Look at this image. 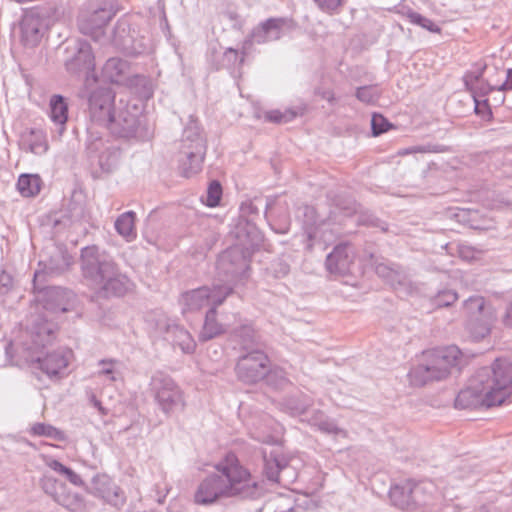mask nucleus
<instances>
[{
    "instance_id": "nucleus-1",
    "label": "nucleus",
    "mask_w": 512,
    "mask_h": 512,
    "mask_svg": "<svg viewBox=\"0 0 512 512\" xmlns=\"http://www.w3.org/2000/svg\"><path fill=\"white\" fill-rule=\"evenodd\" d=\"M219 474L205 477L194 493V501L199 505H211L222 498H256L261 493L257 481L243 467L238 458L227 454L216 465Z\"/></svg>"
},
{
    "instance_id": "nucleus-2",
    "label": "nucleus",
    "mask_w": 512,
    "mask_h": 512,
    "mask_svg": "<svg viewBox=\"0 0 512 512\" xmlns=\"http://www.w3.org/2000/svg\"><path fill=\"white\" fill-rule=\"evenodd\" d=\"M217 269L228 278L227 283L214 284L212 288L203 286L184 292L179 298L183 313L198 311L206 306L221 305L233 291L231 282L246 274L248 269L246 253L238 246L226 250L217 261Z\"/></svg>"
},
{
    "instance_id": "nucleus-3",
    "label": "nucleus",
    "mask_w": 512,
    "mask_h": 512,
    "mask_svg": "<svg viewBox=\"0 0 512 512\" xmlns=\"http://www.w3.org/2000/svg\"><path fill=\"white\" fill-rule=\"evenodd\" d=\"M81 267L84 277L99 286L106 296H122L132 288V282L119 272L112 258L96 246L82 249Z\"/></svg>"
},
{
    "instance_id": "nucleus-4",
    "label": "nucleus",
    "mask_w": 512,
    "mask_h": 512,
    "mask_svg": "<svg viewBox=\"0 0 512 512\" xmlns=\"http://www.w3.org/2000/svg\"><path fill=\"white\" fill-rule=\"evenodd\" d=\"M462 352L456 346H448L423 353L409 373V383L421 387L431 381L446 378L451 369L460 363Z\"/></svg>"
},
{
    "instance_id": "nucleus-5",
    "label": "nucleus",
    "mask_w": 512,
    "mask_h": 512,
    "mask_svg": "<svg viewBox=\"0 0 512 512\" xmlns=\"http://www.w3.org/2000/svg\"><path fill=\"white\" fill-rule=\"evenodd\" d=\"M73 293L61 287H49L43 293V309L49 315L65 313L70 309ZM32 335L35 347H44L48 344L56 330V324L52 316H37L32 319Z\"/></svg>"
},
{
    "instance_id": "nucleus-6",
    "label": "nucleus",
    "mask_w": 512,
    "mask_h": 512,
    "mask_svg": "<svg viewBox=\"0 0 512 512\" xmlns=\"http://www.w3.org/2000/svg\"><path fill=\"white\" fill-rule=\"evenodd\" d=\"M150 387L159 409L165 415L171 416L184 410V393L169 375L160 371L155 372Z\"/></svg>"
},
{
    "instance_id": "nucleus-7",
    "label": "nucleus",
    "mask_w": 512,
    "mask_h": 512,
    "mask_svg": "<svg viewBox=\"0 0 512 512\" xmlns=\"http://www.w3.org/2000/svg\"><path fill=\"white\" fill-rule=\"evenodd\" d=\"M237 375L245 383H256L267 377L273 383L274 377H279V385L287 381L282 371L269 370V359L262 351L256 349L241 356L236 366Z\"/></svg>"
},
{
    "instance_id": "nucleus-8",
    "label": "nucleus",
    "mask_w": 512,
    "mask_h": 512,
    "mask_svg": "<svg viewBox=\"0 0 512 512\" xmlns=\"http://www.w3.org/2000/svg\"><path fill=\"white\" fill-rule=\"evenodd\" d=\"M478 373L494 395V401L501 405L512 396V360L498 358L489 368H482Z\"/></svg>"
},
{
    "instance_id": "nucleus-9",
    "label": "nucleus",
    "mask_w": 512,
    "mask_h": 512,
    "mask_svg": "<svg viewBox=\"0 0 512 512\" xmlns=\"http://www.w3.org/2000/svg\"><path fill=\"white\" fill-rule=\"evenodd\" d=\"M263 460L264 474L269 481L288 487L297 479V471L289 464L279 448H273L269 453L264 451Z\"/></svg>"
},
{
    "instance_id": "nucleus-10",
    "label": "nucleus",
    "mask_w": 512,
    "mask_h": 512,
    "mask_svg": "<svg viewBox=\"0 0 512 512\" xmlns=\"http://www.w3.org/2000/svg\"><path fill=\"white\" fill-rule=\"evenodd\" d=\"M455 405L459 408H478L500 405L498 401H494V395L491 390L487 389L484 380L480 379L477 374L472 378L470 384L461 390L456 397Z\"/></svg>"
},
{
    "instance_id": "nucleus-11",
    "label": "nucleus",
    "mask_w": 512,
    "mask_h": 512,
    "mask_svg": "<svg viewBox=\"0 0 512 512\" xmlns=\"http://www.w3.org/2000/svg\"><path fill=\"white\" fill-rule=\"evenodd\" d=\"M206 139L199 130H184L180 142V155H188L191 166L183 165V172H200L206 154Z\"/></svg>"
},
{
    "instance_id": "nucleus-12",
    "label": "nucleus",
    "mask_w": 512,
    "mask_h": 512,
    "mask_svg": "<svg viewBox=\"0 0 512 512\" xmlns=\"http://www.w3.org/2000/svg\"><path fill=\"white\" fill-rule=\"evenodd\" d=\"M44 492L51 496L55 502L71 512H81L85 509V502L78 493H70L66 485L49 475L41 480Z\"/></svg>"
},
{
    "instance_id": "nucleus-13",
    "label": "nucleus",
    "mask_w": 512,
    "mask_h": 512,
    "mask_svg": "<svg viewBox=\"0 0 512 512\" xmlns=\"http://www.w3.org/2000/svg\"><path fill=\"white\" fill-rule=\"evenodd\" d=\"M251 438L266 444H275L282 434V426L267 414L252 415L245 420Z\"/></svg>"
},
{
    "instance_id": "nucleus-14",
    "label": "nucleus",
    "mask_w": 512,
    "mask_h": 512,
    "mask_svg": "<svg viewBox=\"0 0 512 512\" xmlns=\"http://www.w3.org/2000/svg\"><path fill=\"white\" fill-rule=\"evenodd\" d=\"M155 331L177 345L184 353H192L195 350L196 343L190 333L165 315H159L155 322Z\"/></svg>"
},
{
    "instance_id": "nucleus-15",
    "label": "nucleus",
    "mask_w": 512,
    "mask_h": 512,
    "mask_svg": "<svg viewBox=\"0 0 512 512\" xmlns=\"http://www.w3.org/2000/svg\"><path fill=\"white\" fill-rule=\"evenodd\" d=\"M87 149L90 153H99L98 164L103 172L113 171L119 164L120 150L117 146L103 141L98 130L90 131Z\"/></svg>"
},
{
    "instance_id": "nucleus-16",
    "label": "nucleus",
    "mask_w": 512,
    "mask_h": 512,
    "mask_svg": "<svg viewBox=\"0 0 512 512\" xmlns=\"http://www.w3.org/2000/svg\"><path fill=\"white\" fill-rule=\"evenodd\" d=\"M73 352L67 348H59L53 352L47 353L44 357L30 356V361H36L38 367L49 377L61 376L65 373Z\"/></svg>"
},
{
    "instance_id": "nucleus-17",
    "label": "nucleus",
    "mask_w": 512,
    "mask_h": 512,
    "mask_svg": "<svg viewBox=\"0 0 512 512\" xmlns=\"http://www.w3.org/2000/svg\"><path fill=\"white\" fill-rule=\"evenodd\" d=\"M480 76L481 73L476 75L469 72L464 76V81L467 88L473 93L476 114L483 120L489 121L492 117L490 106L486 99L481 100L480 97L488 93L491 88L481 80Z\"/></svg>"
},
{
    "instance_id": "nucleus-18",
    "label": "nucleus",
    "mask_w": 512,
    "mask_h": 512,
    "mask_svg": "<svg viewBox=\"0 0 512 512\" xmlns=\"http://www.w3.org/2000/svg\"><path fill=\"white\" fill-rule=\"evenodd\" d=\"M352 247L348 243L337 245L326 258L327 270L337 276H346L351 269Z\"/></svg>"
},
{
    "instance_id": "nucleus-19",
    "label": "nucleus",
    "mask_w": 512,
    "mask_h": 512,
    "mask_svg": "<svg viewBox=\"0 0 512 512\" xmlns=\"http://www.w3.org/2000/svg\"><path fill=\"white\" fill-rule=\"evenodd\" d=\"M436 488L431 482L414 483L412 491V509L411 512L422 510L434 504Z\"/></svg>"
},
{
    "instance_id": "nucleus-20",
    "label": "nucleus",
    "mask_w": 512,
    "mask_h": 512,
    "mask_svg": "<svg viewBox=\"0 0 512 512\" xmlns=\"http://www.w3.org/2000/svg\"><path fill=\"white\" fill-rule=\"evenodd\" d=\"M94 488L97 494L110 505L119 507L124 503L123 493L107 477L95 478Z\"/></svg>"
},
{
    "instance_id": "nucleus-21",
    "label": "nucleus",
    "mask_w": 512,
    "mask_h": 512,
    "mask_svg": "<svg viewBox=\"0 0 512 512\" xmlns=\"http://www.w3.org/2000/svg\"><path fill=\"white\" fill-rule=\"evenodd\" d=\"M19 142L23 150L30 151L36 155H42L48 149L44 130H23Z\"/></svg>"
},
{
    "instance_id": "nucleus-22",
    "label": "nucleus",
    "mask_w": 512,
    "mask_h": 512,
    "mask_svg": "<svg viewBox=\"0 0 512 512\" xmlns=\"http://www.w3.org/2000/svg\"><path fill=\"white\" fill-rule=\"evenodd\" d=\"M463 311L468 321L479 317L495 318L496 309L486 303L481 296H472L463 303Z\"/></svg>"
},
{
    "instance_id": "nucleus-23",
    "label": "nucleus",
    "mask_w": 512,
    "mask_h": 512,
    "mask_svg": "<svg viewBox=\"0 0 512 512\" xmlns=\"http://www.w3.org/2000/svg\"><path fill=\"white\" fill-rule=\"evenodd\" d=\"M230 324L231 323L228 320L219 322L217 320L216 307H211L206 313L204 325L199 337L203 341L210 340L224 333Z\"/></svg>"
},
{
    "instance_id": "nucleus-24",
    "label": "nucleus",
    "mask_w": 512,
    "mask_h": 512,
    "mask_svg": "<svg viewBox=\"0 0 512 512\" xmlns=\"http://www.w3.org/2000/svg\"><path fill=\"white\" fill-rule=\"evenodd\" d=\"M42 24V18L39 14L28 12L24 15L21 22V29L23 40L26 44L34 45L39 41Z\"/></svg>"
},
{
    "instance_id": "nucleus-25",
    "label": "nucleus",
    "mask_w": 512,
    "mask_h": 512,
    "mask_svg": "<svg viewBox=\"0 0 512 512\" xmlns=\"http://www.w3.org/2000/svg\"><path fill=\"white\" fill-rule=\"evenodd\" d=\"M96 375L109 382H116L123 379L124 364L117 359H102L97 364Z\"/></svg>"
},
{
    "instance_id": "nucleus-26",
    "label": "nucleus",
    "mask_w": 512,
    "mask_h": 512,
    "mask_svg": "<svg viewBox=\"0 0 512 512\" xmlns=\"http://www.w3.org/2000/svg\"><path fill=\"white\" fill-rule=\"evenodd\" d=\"M413 482L406 481L390 489V498L393 504L402 510L411 512Z\"/></svg>"
},
{
    "instance_id": "nucleus-27",
    "label": "nucleus",
    "mask_w": 512,
    "mask_h": 512,
    "mask_svg": "<svg viewBox=\"0 0 512 512\" xmlns=\"http://www.w3.org/2000/svg\"><path fill=\"white\" fill-rule=\"evenodd\" d=\"M135 220L136 213L134 211L124 212L115 220L114 227L116 232L127 242H131L137 237Z\"/></svg>"
},
{
    "instance_id": "nucleus-28",
    "label": "nucleus",
    "mask_w": 512,
    "mask_h": 512,
    "mask_svg": "<svg viewBox=\"0 0 512 512\" xmlns=\"http://www.w3.org/2000/svg\"><path fill=\"white\" fill-rule=\"evenodd\" d=\"M496 321L497 311H495V318L479 317L468 321L467 329L474 340L480 341L491 334Z\"/></svg>"
},
{
    "instance_id": "nucleus-29",
    "label": "nucleus",
    "mask_w": 512,
    "mask_h": 512,
    "mask_svg": "<svg viewBox=\"0 0 512 512\" xmlns=\"http://www.w3.org/2000/svg\"><path fill=\"white\" fill-rule=\"evenodd\" d=\"M265 215L270 222L272 229L280 234H285L289 231L290 221L287 216H280L276 214V201L268 199L266 204Z\"/></svg>"
},
{
    "instance_id": "nucleus-30",
    "label": "nucleus",
    "mask_w": 512,
    "mask_h": 512,
    "mask_svg": "<svg viewBox=\"0 0 512 512\" xmlns=\"http://www.w3.org/2000/svg\"><path fill=\"white\" fill-rule=\"evenodd\" d=\"M17 189L23 197H33L40 192L41 179L38 175L22 174L18 179Z\"/></svg>"
},
{
    "instance_id": "nucleus-31",
    "label": "nucleus",
    "mask_w": 512,
    "mask_h": 512,
    "mask_svg": "<svg viewBox=\"0 0 512 512\" xmlns=\"http://www.w3.org/2000/svg\"><path fill=\"white\" fill-rule=\"evenodd\" d=\"M283 507H289V512H297L294 507L293 493L277 494L264 505L266 512H284Z\"/></svg>"
},
{
    "instance_id": "nucleus-32",
    "label": "nucleus",
    "mask_w": 512,
    "mask_h": 512,
    "mask_svg": "<svg viewBox=\"0 0 512 512\" xmlns=\"http://www.w3.org/2000/svg\"><path fill=\"white\" fill-rule=\"evenodd\" d=\"M47 467L56 472L57 474L63 476L67 481L71 484L81 487L84 485V481L79 474L73 471L71 468L63 465L56 459L48 458L45 461Z\"/></svg>"
},
{
    "instance_id": "nucleus-33",
    "label": "nucleus",
    "mask_w": 512,
    "mask_h": 512,
    "mask_svg": "<svg viewBox=\"0 0 512 512\" xmlns=\"http://www.w3.org/2000/svg\"><path fill=\"white\" fill-rule=\"evenodd\" d=\"M30 432H31V434H33L35 436L46 437V438H50L55 441H65L66 440L65 433L62 430H60L50 424L35 423L31 426Z\"/></svg>"
},
{
    "instance_id": "nucleus-34",
    "label": "nucleus",
    "mask_w": 512,
    "mask_h": 512,
    "mask_svg": "<svg viewBox=\"0 0 512 512\" xmlns=\"http://www.w3.org/2000/svg\"><path fill=\"white\" fill-rule=\"evenodd\" d=\"M51 118L56 125H63L67 120V105L61 96L55 95L51 98Z\"/></svg>"
},
{
    "instance_id": "nucleus-35",
    "label": "nucleus",
    "mask_w": 512,
    "mask_h": 512,
    "mask_svg": "<svg viewBox=\"0 0 512 512\" xmlns=\"http://www.w3.org/2000/svg\"><path fill=\"white\" fill-rule=\"evenodd\" d=\"M376 273L387 280L391 285H395L396 283L400 284L402 275L399 271L393 269L392 267L386 265V264H378L376 266Z\"/></svg>"
},
{
    "instance_id": "nucleus-36",
    "label": "nucleus",
    "mask_w": 512,
    "mask_h": 512,
    "mask_svg": "<svg viewBox=\"0 0 512 512\" xmlns=\"http://www.w3.org/2000/svg\"><path fill=\"white\" fill-rule=\"evenodd\" d=\"M222 196V188L219 182L212 181L208 187L204 203L209 207H216Z\"/></svg>"
},
{
    "instance_id": "nucleus-37",
    "label": "nucleus",
    "mask_w": 512,
    "mask_h": 512,
    "mask_svg": "<svg viewBox=\"0 0 512 512\" xmlns=\"http://www.w3.org/2000/svg\"><path fill=\"white\" fill-rule=\"evenodd\" d=\"M458 300V294L454 290H443L440 291L435 297H434V304L437 307H447L452 305Z\"/></svg>"
},
{
    "instance_id": "nucleus-38",
    "label": "nucleus",
    "mask_w": 512,
    "mask_h": 512,
    "mask_svg": "<svg viewBox=\"0 0 512 512\" xmlns=\"http://www.w3.org/2000/svg\"><path fill=\"white\" fill-rule=\"evenodd\" d=\"M499 322L505 328L512 329V297L503 302L500 311Z\"/></svg>"
},
{
    "instance_id": "nucleus-39",
    "label": "nucleus",
    "mask_w": 512,
    "mask_h": 512,
    "mask_svg": "<svg viewBox=\"0 0 512 512\" xmlns=\"http://www.w3.org/2000/svg\"><path fill=\"white\" fill-rule=\"evenodd\" d=\"M410 20L412 23L420 25L423 28H425L431 32L440 33V31H441V29L433 21H431L430 19H427L419 14H416V13L411 14Z\"/></svg>"
},
{
    "instance_id": "nucleus-40",
    "label": "nucleus",
    "mask_w": 512,
    "mask_h": 512,
    "mask_svg": "<svg viewBox=\"0 0 512 512\" xmlns=\"http://www.w3.org/2000/svg\"><path fill=\"white\" fill-rule=\"evenodd\" d=\"M240 337L245 349H248L250 345L257 343V335L255 330L251 326H244L240 330Z\"/></svg>"
},
{
    "instance_id": "nucleus-41",
    "label": "nucleus",
    "mask_w": 512,
    "mask_h": 512,
    "mask_svg": "<svg viewBox=\"0 0 512 512\" xmlns=\"http://www.w3.org/2000/svg\"><path fill=\"white\" fill-rule=\"evenodd\" d=\"M357 97L364 102H372L377 98V91L372 87L360 88Z\"/></svg>"
},
{
    "instance_id": "nucleus-42",
    "label": "nucleus",
    "mask_w": 512,
    "mask_h": 512,
    "mask_svg": "<svg viewBox=\"0 0 512 512\" xmlns=\"http://www.w3.org/2000/svg\"><path fill=\"white\" fill-rule=\"evenodd\" d=\"M318 6L327 12H332L338 9L344 2V0H314Z\"/></svg>"
},
{
    "instance_id": "nucleus-43",
    "label": "nucleus",
    "mask_w": 512,
    "mask_h": 512,
    "mask_svg": "<svg viewBox=\"0 0 512 512\" xmlns=\"http://www.w3.org/2000/svg\"><path fill=\"white\" fill-rule=\"evenodd\" d=\"M168 491H169L168 484L165 481H163L161 483H157L155 485V495L152 497L154 498V500L156 502L162 503L164 501V499L166 498Z\"/></svg>"
},
{
    "instance_id": "nucleus-44",
    "label": "nucleus",
    "mask_w": 512,
    "mask_h": 512,
    "mask_svg": "<svg viewBox=\"0 0 512 512\" xmlns=\"http://www.w3.org/2000/svg\"><path fill=\"white\" fill-rule=\"evenodd\" d=\"M13 285V277L6 271H2L0 274V289L2 293L8 292Z\"/></svg>"
},
{
    "instance_id": "nucleus-45",
    "label": "nucleus",
    "mask_w": 512,
    "mask_h": 512,
    "mask_svg": "<svg viewBox=\"0 0 512 512\" xmlns=\"http://www.w3.org/2000/svg\"><path fill=\"white\" fill-rule=\"evenodd\" d=\"M312 425L317 426L319 430L326 432V433H333L336 431L335 425L327 420L322 419H314L312 422Z\"/></svg>"
},
{
    "instance_id": "nucleus-46",
    "label": "nucleus",
    "mask_w": 512,
    "mask_h": 512,
    "mask_svg": "<svg viewBox=\"0 0 512 512\" xmlns=\"http://www.w3.org/2000/svg\"><path fill=\"white\" fill-rule=\"evenodd\" d=\"M476 253L477 252L472 247L466 246V245H462L459 249L460 257L467 261L476 259L477 258Z\"/></svg>"
},
{
    "instance_id": "nucleus-47",
    "label": "nucleus",
    "mask_w": 512,
    "mask_h": 512,
    "mask_svg": "<svg viewBox=\"0 0 512 512\" xmlns=\"http://www.w3.org/2000/svg\"><path fill=\"white\" fill-rule=\"evenodd\" d=\"M371 128H392L380 114H374L371 119Z\"/></svg>"
},
{
    "instance_id": "nucleus-48",
    "label": "nucleus",
    "mask_w": 512,
    "mask_h": 512,
    "mask_svg": "<svg viewBox=\"0 0 512 512\" xmlns=\"http://www.w3.org/2000/svg\"><path fill=\"white\" fill-rule=\"evenodd\" d=\"M185 163H186V165L188 167L191 166V161H190V159L188 160V155H180L178 169H179L180 174L183 177L189 178V177H192V176H194V175H196L198 173V172H191L190 174H185L183 172V165Z\"/></svg>"
},
{
    "instance_id": "nucleus-49",
    "label": "nucleus",
    "mask_w": 512,
    "mask_h": 512,
    "mask_svg": "<svg viewBox=\"0 0 512 512\" xmlns=\"http://www.w3.org/2000/svg\"><path fill=\"white\" fill-rule=\"evenodd\" d=\"M300 211H303V215L307 218V220H305V224H309L314 221L315 211L313 207L305 205L299 208V212Z\"/></svg>"
},
{
    "instance_id": "nucleus-50",
    "label": "nucleus",
    "mask_w": 512,
    "mask_h": 512,
    "mask_svg": "<svg viewBox=\"0 0 512 512\" xmlns=\"http://www.w3.org/2000/svg\"><path fill=\"white\" fill-rule=\"evenodd\" d=\"M307 404L294 405L292 402L289 403V410L293 415L304 414L307 411Z\"/></svg>"
},
{
    "instance_id": "nucleus-51",
    "label": "nucleus",
    "mask_w": 512,
    "mask_h": 512,
    "mask_svg": "<svg viewBox=\"0 0 512 512\" xmlns=\"http://www.w3.org/2000/svg\"><path fill=\"white\" fill-rule=\"evenodd\" d=\"M280 21L276 19H269L265 23L262 24V28L265 31H269L270 29H279Z\"/></svg>"
},
{
    "instance_id": "nucleus-52",
    "label": "nucleus",
    "mask_w": 512,
    "mask_h": 512,
    "mask_svg": "<svg viewBox=\"0 0 512 512\" xmlns=\"http://www.w3.org/2000/svg\"><path fill=\"white\" fill-rule=\"evenodd\" d=\"M91 402L94 405V407H96L99 410L101 414H107L106 409L102 406L101 402L94 395L91 397Z\"/></svg>"
},
{
    "instance_id": "nucleus-53",
    "label": "nucleus",
    "mask_w": 512,
    "mask_h": 512,
    "mask_svg": "<svg viewBox=\"0 0 512 512\" xmlns=\"http://www.w3.org/2000/svg\"><path fill=\"white\" fill-rule=\"evenodd\" d=\"M503 89L508 90V91L512 90V71L511 70L508 71V79L505 82V84L503 85Z\"/></svg>"
},
{
    "instance_id": "nucleus-54",
    "label": "nucleus",
    "mask_w": 512,
    "mask_h": 512,
    "mask_svg": "<svg viewBox=\"0 0 512 512\" xmlns=\"http://www.w3.org/2000/svg\"><path fill=\"white\" fill-rule=\"evenodd\" d=\"M120 62L116 59H110L107 64H106V69H110L112 67H116L117 64H119Z\"/></svg>"
},
{
    "instance_id": "nucleus-55",
    "label": "nucleus",
    "mask_w": 512,
    "mask_h": 512,
    "mask_svg": "<svg viewBox=\"0 0 512 512\" xmlns=\"http://www.w3.org/2000/svg\"><path fill=\"white\" fill-rule=\"evenodd\" d=\"M45 272L44 271H41V270H36L35 271V274H34V279L35 281L36 280H40L43 276H44Z\"/></svg>"
},
{
    "instance_id": "nucleus-56",
    "label": "nucleus",
    "mask_w": 512,
    "mask_h": 512,
    "mask_svg": "<svg viewBox=\"0 0 512 512\" xmlns=\"http://www.w3.org/2000/svg\"><path fill=\"white\" fill-rule=\"evenodd\" d=\"M386 131H387V130H371V134H370V136H372V137H377V136H379L381 133L386 132Z\"/></svg>"
},
{
    "instance_id": "nucleus-57",
    "label": "nucleus",
    "mask_w": 512,
    "mask_h": 512,
    "mask_svg": "<svg viewBox=\"0 0 512 512\" xmlns=\"http://www.w3.org/2000/svg\"><path fill=\"white\" fill-rule=\"evenodd\" d=\"M473 228L475 229H484V228H487L488 226L486 225H472Z\"/></svg>"
},
{
    "instance_id": "nucleus-58",
    "label": "nucleus",
    "mask_w": 512,
    "mask_h": 512,
    "mask_svg": "<svg viewBox=\"0 0 512 512\" xmlns=\"http://www.w3.org/2000/svg\"><path fill=\"white\" fill-rule=\"evenodd\" d=\"M128 132H136L137 130H132V129H129L127 130Z\"/></svg>"
}]
</instances>
